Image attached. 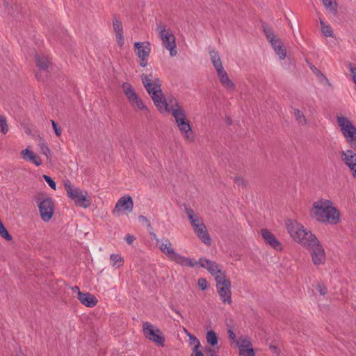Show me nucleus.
<instances>
[{
  "label": "nucleus",
  "mask_w": 356,
  "mask_h": 356,
  "mask_svg": "<svg viewBox=\"0 0 356 356\" xmlns=\"http://www.w3.org/2000/svg\"><path fill=\"white\" fill-rule=\"evenodd\" d=\"M310 216L318 222L337 225L339 221V211L333 207L329 200L321 199L314 202L310 211Z\"/></svg>",
  "instance_id": "f257e3e1"
},
{
  "label": "nucleus",
  "mask_w": 356,
  "mask_h": 356,
  "mask_svg": "<svg viewBox=\"0 0 356 356\" xmlns=\"http://www.w3.org/2000/svg\"><path fill=\"white\" fill-rule=\"evenodd\" d=\"M170 104H171V114L175 119L176 124L181 134L187 140L193 141V132L184 109L179 105L176 99H170Z\"/></svg>",
  "instance_id": "f03ea898"
},
{
  "label": "nucleus",
  "mask_w": 356,
  "mask_h": 356,
  "mask_svg": "<svg viewBox=\"0 0 356 356\" xmlns=\"http://www.w3.org/2000/svg\"><path fill=\"white\" fill-rule=\"evenodd\" d=\"M286 229L291 237L302 246L313 245L316 236L296 220H288L286 222Z\"/></svg>",
  "instance_id": "7ed1b4c3"
},
{
  "label": "nucleus",
  "mask_w": 356,
  "mask_h": 356,
  "mask_svg": "<svg viewBox=\"0 0 356 356\" xmlns=\"http://www.w3.org/2000/svg\"><path fill=\"white\" fill-rule=\"evenodd\" d=\"M158 247L170 260L173 261L181 266L194 267L197 265V261L194 259L187 258L179 253H177L175 251L171 242L167 238L161 240Z\"/></svg>",
  "instance_id": "20e7f679"
},
{
  "label": "nucleus",
  "mask_w": 356,
  "mask_h": 356,
  "mask_svg": "<svg viewBox=\"0 0 356 356\" xmlns=\"http://www.w3.org/2000/svg\"><path fill=\"white\" fill-rule=\"evenodd\" d=\"M64 185L68 197L74 201L76 206L85 209L90 207L91 198L86 191L73 187L69 180L65 181Z\"/></svg>",
  "instance_id": "39448f33"
},
{
  "label": "nucleus",
  "mask_w": 356,
  "mask_h": 356,
  "mask_svg": "<svg viewBox=\"0 0 356 356\" xmlns=\"http://www.w3.org/2000/svg\"><path fill=\"white\" fill-rule=\"evenodd\" d=\"M337 123L346 142L356 152V127L346 117L337 118Z\"/></svg>",
  "instance_id": "423d86ee"
},
{
  "label": "nucleus",
  "mask_w": 356,
  "mask_h": 356,
  "mask_svg": "<svg viewBox=\"0 0 356 356\" xmlns=\"http://www.w3.org/2000/svg\"><path fill=\"white\" fill-rule=\"evenodd\" d=\"M216 289L221 301L224 304L232 303L231 282L223 273L216 277Z\"/></svg>",
  "instance_id": "0eeeda50"
},
{
  "label": "nucleus",
  "mask_w": 356,
  "mask_h": 356,
  "mask_svg": "<svg viewBox=\"0 0 356 356\" xmlns=\"http://www.w3.org/2000/svg\"><path fill=\"white\" fill-rule=\"evenodd\" d=\"M144 335L147 339L157 343L159 346H164L165 338L161 331L155 327L152 324L145 322L143 325Z\"/></svg>",
  "instance_id": "6e6552de"
},
{
  "label": "nucleus",
  "mask_w": 356,
  "mask_h": 356,
  "mask_svg": "<svg viewBox=\"0 0 356 356\" xmlns=\"http://www.w3.org/2000/svg\"><path fill=\"white\" fill-rule=\"evenodd\" d=\"M122 87L125 96L132 106L137 108L138 110L147 109L146 106L144 105L130 83L125 82Z\"/></svg>",
  "instance_id": "1a4fd4ad"
},
{
  "label": "nucleus",
  "mask_w": 356,
  "mask_h": 356,
  "mask_svg": "<svg viewBox=\"0 0 356 356\" xmlns=\"http://www.w3.org/2000/svg\"><path fill=\"white\" fill-rule=\"evenodd\" d=\"M315 241H316L314 242L313 245H305V248L312 251V259L314 264L320 265L325 262V253L323 245L320 243L316 237Z\"/></svg>",
  "instance_id": "9d476101"
},
{
  "label": "nucleus",
  "mask_w": 356,
  "mask_h": 356,
  "mask_svg": "<svg viewBox=\"0 0 356 356\" xmlns=\"http://www.w3.org/2000/svg\"><path fill=\"white\" fill-rule=\"evenodd\" d=\"M38 209L41 218L44 222H48L54 214V202L51 197H47L41 201H38Z\"/></svg>",
  "instance_id": "9b49d317"
},
{
  "label": "nucleus",
  "mask_w": 356,
  "mask_h": 356,
  "mask_svg": "<svg viewBox=\"0 0 356 356\" xmlns=\"http://www.w3.org/2000/svg\"><path fill=\"white\" fill-rule=\"evenodd\" d=\"M152 74H150L149 76L142 74L141 80L142 83L145 88L147 92L149 95L155 93H161V81L159 78H156L154 80L152 79Z\"/></svg>",
  "instance_id": "f8f14e48"
},
{
  "label": "nucleus",
  "mask_w": 356,
  "mask_h": 356,
  "mask_svg": "<svg viewBox=\"0 0 356 356\" xmlns=\"http://www.w3.org/2000/svg\"><path fill=\"white\" fill-rule=\"evenodd\" d=\"M160 36L164 47L170 51L171 56L177 54L175 37L170 29H162L160 31Z\"/></svg>",
  "instance_id": "ddd939ff"
},
{
  "label": "nucleus",
  "mask_w": 356,
  "mask_h": 356,
  "mask_svg": "<svg viewBox=\"0 0 356 356\" xmlns=\"http://www.w3.org/2000/svg\"><path fill=\"white\" fill-rule=\"evenodd\" d=\"M197 264H199L201 267L206 268L213 276L216 277L223 273L225 275V271L220 269V266L215 261H211L204 257L200 258L199 261H197Z\"/></svg>",
  "instance_id": "4468645a"
},
{
  "label": "nucleus",
  "mask_w": 356,
  "mask_h": 356,
  "mask_svg": "<svg viewBox=\"0 0 356 356\" xmlns=\"http://www.w3.org/2000/svg\"><path fill=\"white\" fill-rule=\"evenodd\" d=\"M261 234L266 244L270 245L271 248L276 250H282L283 248L282 243L276 238L275 235L268 229H262L261 230Z\"/></svg>",
  "instance_id": "2eb2a0df"
},
{
  "label": "nucleus",
  "mask_w": 356,
  "mask_h": 356,
  "mask_svg": "<svg viewBox=\"0 0 356 356\" xmlns=\"http://www.w3.org/2000/svg\"><path fill=\"white\" fill-rule=\"evenodd\" d=\"M152 99L154 102V105L157 108L158 111L160 113L164 112H170L171 113V106L169 107L168 104L167 103L166 99L163 97V92L161 93H155L149 95Z\"/></svg>",
  "instance_id": "dca6fc26"
},
{
  "label": "nucleus",
  "mask_w": 356,
  "mask_h": 356,
  "mask_svg": "<svg viewBox=\"0 0 356 356\" xmlns=\"http://www.w3.org/2000/svg\"><path fill=\"white\" fill-rule=\"evenodd\" d=\"M193 228L195 233L204 243L207 245H211V239L204 223L199 222L193 226Z\"/></svg>",
  "instance_id": "f3484780"
},
{
  "label": "nucleus",
  "mask_w": 356,
  "mask_h": 356,
  "mask_svg": "<svg viewBox=\"0 0 356 356\" xmlns=\"http://www.w3.org/2000/svg\"><path fill=\"white\" fill-rule=\"evenodd\" d=\"M134 207V202L132 197L129 195L123 196L118 200L117 202L114 210L113 211V213L115 212L121 211L122 210H127L128 211H131Z\"/></svg>",
  "instance_id": "a211bd4d"
},
{
  "label": "nucleus",
  "mask_w": 356,
  "mask_h": 356,
  "mask_svg": "<svg viewBox=\"0 0 356 356\" xmlns=\"http://www.w3.org/2000/svg\"><path fill=\"white\" fill-rule=\"evenodd\" d=\"M77 298L83 305L88 307H93L98 302L97 298L90 293L79 291Z\"/></svg>",
  "instance_id": "6ab92c4d"
},
{
  "label": "nucleus",
  "mask_w": 356,
  "mask_h": 356,
  "mask_svg": "<svg viewBox=\"0 0 356 356\" xmlns=\"http://www.w3.org/2000/svg\"><path fill=\"white\" fill-rule=\"evenodd\" d=\"M263 29L267 40L270 43L274 50L277 48H280V47L283 45L280 39L277 38V36L274 34L273 31L270 28H268L267 26H263Z\"/></svg>",
  "instance_id": "aec40b11"
},
{
  "label": "nucleus",
  "mask_w": 356,
  "mask_h": 356,
  "mask_svg": "<svg viewBox=\"0 0 356 356\" xmlns=\"http://www.w3.org/2000/svg\"><path fill=\"white\" fill-rule=\"evenodd\" d=\"M136 54L139 57H149L151 48L149 42H136L134 43Z\"/></svg>",
  "instance_id": "412c9836"
},
{
  "label": "nucleus",
  "mask_w": 356,
  "mask_h": 356,
  "mask_svg": "<svg viewBox=\"0 0 356 356\" xmlns=\"http://www.w3.org/2000/svg\"><path fill=\"white\" fill-rule=\"evenodd\" d=\"M216 70L217 74L219 77L220 83L227 88H234V84L229 79L227 73L224 70L223 66L218 67Z\"/></svg>",
  "instance_id": "4be33fe9"
},
{
  "label": "nucleus",
  "mask_w": 356,
  "mask_h": 356,
  "mask_svg": "<svg viewBox=\"0 0 356 356\" xmlns=\"http://www.w3.org/2000/svg\"><path fill=\"white\" fill-rule=\"evenodd\" d=\"M21 154L24 159H29L36 166H40L42 164V160L39 156L35 154L32 151L29 149H25L22 151Z\"/></svg>",
  "instance_id": "5701e85b"
},
{
  "label": "nucleus",
  "mask_w": 356,
  "mask_h": 356,
  "mask_svg": "<svg viewBox=\"0 0 356 356\" xmlns=\"http://www.w3.org/2000/svg\"><path fill=\"white\" fill-rule=\"evenodd\" d=\"M322 4L326 11L333 15H336L338 10L337 0H321Z\"/></svg>",
  "instance_id": "b1692460"
},
{
  "label": "nucleus",
  "mask_w": 356,
  "mask_h": 356,
  "mask_svg": "<svg viewBox=\"0 0 356 356\" xmlns=\"http://www.w3.org/2000/svg\"><path fill=\"white\" fill-rule=\"evenodd\" d=\"M236 345L239 348V355L241 356H244L245 355L244 349H245L246 348L251 347L252 343L247 337H239V339L236 343Z\"/></svg>",
  "instance_id": "393cba45"
},
{
  "label": "nucleus",
  "mask_w": 356,
  "mask_h": 356,
  "mask_svg": "<svg viewBox=\"0 0 356 356\" xmlns=\"http://www.w3.org/2000/svg\"><path fill=\"white\" fill-rule=\"evenodd\" d=\"M113 29L115 33L118 44L119 47H122L124 44L122 24H113Z\"/></svg>",
  "instance_id": "a878e982"
},
{
  "label": "nucleus",
  "mask_w": 356,
  "mask_h": 356,
  "mask_svg": "<svg viewBox=\"0 0 356 356\" xmlns=\"http://www.w3.org/2000/svg\"><path fill=\"white\" fill-rule=\"evenodd\" d=\"M207 342L213 348H216L217 350L219 349L218 346V337L215 331L211 330L207 332L206 335Z\"/></svg>",
  "instance_id": "bb28decb"
},
{
  "label": "nucleus",
  "mask_w": 356,
  "mask_h": 356,
  "mask_svg": "<svg viewBox=\"0 0 356 356\" xmlns=\"http://www.w3.org/2000/svg\"><path fill=\"white\" fill-rule=\"evenodd\" d=\"M35 63L40 71H44L48 69L49 61L45 56L35 55Z\"/></svg>",
  "instance_id": "cd10ccee"
},
{
  "label": "nucleus",
  "mask_w": 356,
  "mask_h": 356,
  "mask_svg": "<svg viewBox=\"0 0 356 356\" xmlns=\"http://www.w3.org/2000/svg\"><path fill=\"white\" fill-rule=\"evenodd\" d=\"M212 63L216 69L222 66L218 53L215 50L209 51Z\"/></svg>",
  "instance_id": "c85d7f7f"
},
{
  "label": "nucleus",
  "mask_w": 356,
  "mask_h": 356,
  "mask_svg": "<svg viewBox=\"0 0 356 356\" xmlns=\"http://www.w3.org/2000/svg\"><path fill=\"white\" fill-rule=\"evenodd\" d=\"M184 332H186V335L188 336V337H189L190 344L195 345L193 350H196L197 348H200V347L201 346H200V341L198 340V339L195 336H194L192 334H191L190 332H188L186 329L184 328Z\"/></svg>",
  "instance_id": "c756f323"
},
{
  "label": "nucleus",
  "mask_w": 356,
  "mask_h": 356,
  "mask_svg": "<svg viewBox=\"0 0 356 356\" xmlns=\"http://www.w3.org/2000/svg\"><path fill=\"white\" fill-rule=\"evenodd\" d=\"M294 117L298 122L301 124L305 125L307 123V119L304 115L303 113L300 110L295 108L294 109Z\"/></svg>",
  "instance_id": "7c9ffc66"
},
{
  "label": "nucleus",
  "mask_w": 356,
  "mask_h": 356,
  "mask_svg": "<svg viewBox=\"0 0 356 356\" xmlns=\"http://www.w3.org/2000/svg\"><path fill=\"white\" fill-rule=\"evenodd\" d=\"M321 31L325 37H333L332 28L327 24H321Z\"/></svg>",
  "instance_id": "2f4dec72"
},
{
  "label": "nucleus",
  "mask_w": 356,
  "mask_h": 356,
  "mask_svg": "<svg viewBox=\"0 0 356 356\" xmlns=\"http://www.w3.org/2000/svg\"><path fill=\"white\" fill-rule=\"evenodd\" d=\"M111 261L113 262V265H117L118 267H120L124 264V259L121 257V255L118 254H112L110 256Z\"/></svg>",
  "instance_id": "473e14b6"
},
{
  "label": "nucleus",
  "mask_w": 356,
  "mask_h": 356,
  "mask_svg": "<svg viewBox=\"0 0 356 356\" xmlns=\"http://www.w3.org/2000/svg\"><path fill=\"white\" fill-rule=\"evenodd\" d=\"M341 159L343 160V161L347 166L350 165V164H352L353 163H356V156L355 157H354V156H347L345 154L344 151L341 152Z\"/></svg>",
  "instance_id": "72a5a7b5"
},
{
  "label": "nucleus",
  "mask_w": 356,
  "mask_h": 356,
  "mask_svg": "<svg viewBox=\"0 0 356 356\" xmlns=\"http://www.w3.org/2000/svg\"><path fill=\"white\" fill-rule=\"evenodd\" d=\"M0 236L5 240L10 241L12 240L11 235L8 233L2 222L0 220Z\"/></svg>",
  "instance_id": "f704fd0d"
},
{
  "label": "nucleus",
  "mask_w": 356,
  "mask_h": 356,
  "mask_svg": "<svg viewBox=\"0 0 356 356\" xmlns=\"http://www.w3.org/2000/svg\"><path fill=\"white\" fill-rule=\"evenodd\" d=\"M0 131L3 134H6L8 131L7 120L3 115H0Z\"/></svg>",
  "instance_id": "c9c22d12"
},
{
  "label": "nucleus",
  "mask_w": 356,
  "mask_h": 356,
  "mask_svg": "<svg viewBox=\"0 0 356 356\" xmlns=\"http://www.w3.org/2000/svg\"><path fill=\"white\" fill-rule=\"evenodd\" d=\"M311 69L312 70L313 72L316 75V76L321 79V81H325L330 86L331 85L327 77L318 69H317L316 67H311Z\"/></svg>",
  "instance_id": "e433bc0d"
},
{
  "label": "nucleus",
  "mask_w": 356,
  "mask_h": 356,
  "mask_svg": "<svg viewBox=\"0 0 356 356\" xmlns=\"http://www.w3.org/2000/svg\"><path fill=\"white\" fill-rule=\"evenodd\" d=\"M40 152L42 154L47 156V159H49L51 156L50 149L45 143H40Z\"/></svg>",
  "instance_id": "4c0bfd02"
},
{
  "label": "nucleus",
  "mask_w": 356,
  "mask_h": 356,
  "mask_svg": "<svg viewBox=\"0 0 356 356\" xmlns=\"http://www.w3.org/2000/svg\"><path fill=\"white\" fill-rule=\"evenodd\" d=\"M276 54L279 56V58L281 60H283L286 58V50L284 45H282L280 48H277L275 49Z\"/></svg>",
  "instance_id": "58836bf2"
},
{
  "label": "nucleus",
  "mask_w": 356,
  "mask_h": 356,
  "mask_svg": "<svg viewBox=\"0 0 356 356\" xmlns=\"http://www.w3.org/2000/svg\"><path fill=\"white\" fill-rule=\"evenodd\" d=\"M197 286L201 290H206L208 288V283L207 280L204 278H199L197 280Z\"/></svg>",
  "instance_id": "ea45409f"
},
{
  "label": "nucleus",
  "mask_w": 356,
  "mask_h": 356,
  "mask_svg": "<svg viewBox=\"0 0 356 356\" xmlns=\"http://www.w3.org/2000/svg\"><path fill=\"white\" fill-rule=\"evenodd\" d=\"M229 328L227 330V334H228V338L229 339L232 341V342H234V343H236L237 342V339H236V334H234L233 330H232V327L231 325H229L228 326Z\"/></svg>",
  "instance_id": "a19ab883"
},
{
  "label": "nucleus",
  "mask_w": 356,
  "mask_h": 356,
  "mask_svg": "<svg viewBox=\"0 0 356 356\" xmlns=\"http://www.w3.org/2000/svg\"><path fill=\"white\" fill-rule=\"evenodd\" d=\"M43 178L52 189L56 190V184L51 177H50L48 175H44Z\"/></svg>",
  "instance_id": "79ce46f5"
},
{
  "label": "nucleus",
  "mask_w": 356,
  "mask_h": 356,
  "mask_svg": "<svg viewBox=\"0 0 356 356\" xmlns=\"http://www.w3.org/2000/svg\"><path fill=\"white\" fill-rule=\"evenodd\" d=\"M51 123L52 127L54 130L56 135L58 137L60 136L61 131H62L60 127H59L58 125V124L53 120H51Z\"/></svg>",
  "instance_id": "37998d69"
},
{
  "label": "nucleus",
  "mask_w": 356,
  "mask_h": 356,
  "mask_svg": "<svg viewBox=\"0 0 356 356\" xmlns=\"http://www.w3.org/2000/svg\"><path fill=\"white\" fill-rule=\"evenodd\" d=\"M317 290L321 295H325L327 292V287L323 283H318L317 285Z\"/></svg>",
  "instance_id": "c03bdc74"
},
{
  "label": "nucleus",
  "mask_w": 356,
  "mask_h": 356,
  "mask_svg": "<svg viewBox=\"0 0 356 356\" xmlns=\"http://www.w3.org/2000/svg\"><path fill=\"white\" fill-rule=\"evenodd\" d=\"M234 182L238 186L245 187L246 184L244 179L242 177H234Z\"/></svg>",
  "instance_id": "a18cd8bd"
},
{
  "label": "nucleus",
  "mask_w": 356,
  "mask_h": 356,
  "mask_svg": "<svg viewBox=\"0 0 356 356\" xmlns=\"http://www.w3.org/2000/svg\"><path fill=\"white\" fill-rule=\"evenodd\" d=\"M205 352L208 356H219L216 353L214 348L206 347Z\"/></svg>",
  "instance_id": "49530a36"
},
{
  "label": "nucleus",
  "mask_w": 356,
  "mask_h": 356,
  "mask_svg": "<svg viewBox=\"0 0 356 356\" xmlns=\"http://www.w3.org/2000/svg\"><path fill=\"white\" fill-rule=\"evenodd\" d=\"M139 58H140V65L143 67L147 66L148 57H139Z\"/></svg>",
  "instance_id": "de8ad7c7"
},
{
  "label": "nucleus",
  "mask_w": 356,
  "mask_h": 356,
  "mask_svg": "<svg viewBox=\"0 0 356 356\" xmlns=\"http://www.w3.org/2000/svg\"><path fill=\"white\" fill-rule=\"evenodd\" d=\"M135 240V237L131 234H127L125 237V241L128 244H131Z\"/></svg>",
  "instance_id": "09e8293b"
},
{
  "label": "nucleus",
  "mask_w": 356,
  "mask_h": 356,
  "mask_svg": "<svg viewBox=\"0 0 356 356\" xmlns=\"http://www.w3.org/2000/svg\"><path fill=\"white\" fill-rule=\"evenodd\" d=\"M188 219L191 221L192 227L199 222V219L195 216H192L191 217H189Z\"/></svg>",
  "instance_id": "8fccbe9b"
},
{
  "label": "nucleus",
  "mask_w": 356,
  "mask_h": 356,
  "mask_svg": "<svg viewBox=\"0 0 356 356\" xmlns=\"http://www.w3.org/2000/svg\"><path fill=\"white\" fill-rule=\"evenodd\" d=\"M139 219L145 222L148 227H152L150 221L146 217L140 216Z\"/></svg>",
  "instance_id": "3c124183"
},
{
  "label": "nucleus",
  "mask_w": 356,
  "mask_h": 356,
  "mask_svg": "<svg viewBox=\"0 0 356 356\" xmlns=\"http://www.w3.org/2000/svg\"><path fill=\"white\" fill-rule=\"evenodd\" d=\"M170 309H172V311H173L175 313H176L181 318H184V316L181 315V314L180 313V312L179 310H177L175 306L173 305H170Z\"/></svg>",
  "instance_id": "603ef678"
},
{
  "label": "nucleus",
  "mask_w": 356,
  "mask_h": 356,
  "mask_svg": "<svg viewBox=\"0 0 356 356\" xmlns=\"http://www.w3.org/2000/svg\"><path fill=\"white\" fill-rule=\"evenodd\" d=\"M186 213L188 218L191 217L192 216H195L194 211L190 208L186 209Z\"/></svg>",
  "instance_id": "864d4df0"
},
{
  "label": "nucleus",
  "mask_w": 356,
  "mask_h": 356,
  "mask_svg": "<svg viewBox=\"0 0 356 356\" xmlns=\"http://www.w3.org/2000/svg\"><path fill=\"white\" fill-rule=\"evenodd\" d=\"M150 236H151V238L154 240H155L156 241V245H158L159 244V243L161 242V240H159L157 236H156V234L154 232H150Z\"/></svg>",
  "instance_id": "5fc2aeb1"
},
{
  "label": "nucleus",
  "mask_w": 356,
  "mask_h": 356,
  "mask_svg": "<svg viewBox=\"0 0 356 356\" xmlns=\"http://www.w3.org/2000/svg\"><path fill=\"white\" fill-rule=\"evenodd\" d=\"M192 356H204V354L199 348H197L196 350H193Z\"/></svg>",
  "instance_id": "6e6d98bb"
},
{
  "label": "nucleus",
  "mask_w": 356,
  "mask_h": 356,
  "mask_svg": "<svg viewBox=\"0 0 356 356\" xmlns=\"http://www.w3.org/2000/svg\"><path fill=\"white\" fill-rule=\"evenodd\" d=\"M345 154L347 156H354V157L356 156V153H355L353 150L351 149H348L347 150L346 152H345Z\"/></svg>",
  "instance_id": "4d7b16f0"
},
{
  "label": "nucleus",
  "mask_w": 356,
  "mask_h": 356,
  "mask_svg": "<svg viewBox=\"0 0 356 356\" xmlns=\"http://www.w3.org/2000/svg\"><path fill=\"white\" fill-rule=\"evenodd\" d=\"M72 291L73 292H74V293H76H76H77V296H79V291H81L79 290V286H74L72 287Z\"/></svg>",
  "instance_id": "13d9d810"
},
{
  "label": "nucleus",
  "mask_w": 356,
  "mask_h": 356,
  "mask_svg": "<svg viewBox=\"0 0 356 356\" xmlns=\"http://www.w3.org/2000/svg\"><path fill=\"white\" fill-rule=\"evenodd\" d=\"M270 348L273 350H277V347L275 346H270Z\"/></svg>",
  "instance_id": "bf43d9fd"
},
{
  "label": "nucleus",
  "mask_w": 356,
  "mask_h": 356,
  "mask_svg": "<svg viewBox=\"0 0 356 356\" xmlns=\"http://www.w3.org/2000/svg\"><path fill=\"white\" fill-rule=\"evenodd\" d=\"M26 133H27L28 134H31V130H30V129L26 130Z\"/></svg>",
  "instance_id": "052dcab7"
},
{
  "label": "nucleus",
  "mask_w": 356,
  "mask_h": 356,
  "mask_svg": "<svg viewBox=\"0 0 356 356\" xmlns=\"http://www.w3.org/2000/svg\"><path fill=\"white\" fill-rule=\"evenodd\" d=\"M231 123H232L231 120H228V124H231Z\"/></svg>",
  "instance_id": "680f3d73"
},
{
  "label": "nucleus",
  "mask_w": 356,
  "mask_h": 356,
  "mask_svg": "<svg viewBox=\"0 0 356 356\" xmlns=\"http://www.w3.org/2000/svg\"><path fill=\"white\" fill-rule=\"evenodd\" d=\"M36 78H37L38 79H39V76H38V74H36Z\"/></svg>",
  "instance_id": "e2e57ef3"
}]
</instances>
